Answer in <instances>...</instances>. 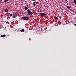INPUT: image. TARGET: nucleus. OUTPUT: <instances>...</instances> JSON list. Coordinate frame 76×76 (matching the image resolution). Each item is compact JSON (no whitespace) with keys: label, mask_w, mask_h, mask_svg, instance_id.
<instances>
[{"label":"nucleus","mask_w":76,"mask_h":76,"mask_svg":"<svg viewBox=\"0 0 76 76\" xmlns=\"http://www.w3.org/2000/svg\"><path fill=\"white\" fill-rule=\"evenodd\" d=\"M41 11H42V10H39V12H41Z\"/></svg>","instance_id":"obj_16"},{"label":"nucleus","mask_w":76,"mask_h":76,"mask_svg":"<svg viewBox=\"0 0 76 76\" xmlns=\"http://www.w3.org/2000/svg\"><path fill=\"white\" fill-rule=\"evenodd\" d=\"M27 12H28V14H27V15L28 16H30V13H31V10H27Z\"/></svg>","instance_id":"obj_3"},{"label":"nucleus","mask_w":76,"mask_h":76,"mask_svg":"<svg viewBox=\"0 0 76 76\" xmlns=\"http://www.w3.org/2000/svg\"><path fill=\"white\" fill-rule=\"evenodd\" d=\"M5 12H8V10H7V9H5Z\"/></svg>","instance_id":"obj_9"},{"label":"nucleus","mask_w":76,"mask_h":76,"mask_svg":"<svg viewBox=\"0 0 76 76\" xmlns=\"http://www.w3.org/2000/svg\"><path fill=\"white\" fill-rule=\"evenodd\" d=\"M6 37V35L5 34L2 35L1 36V37H2V38H3L4 37Z\"/></svg>","instance_id":"obj_4"},{"label":"nucleus","mask_w":76,"mask_h":76,"mask_svg":"<svg viewBox=\"0 0 76 76\" xmlns=\"http://www.w3.org/2000/svg\"><path fill=\"white\" fill-rule=\"evenodd\" d=\"M32 1H35V0H32Z\"/></svg>","instance_id":"obj_21"},{"label":"nucleus","mask_w":76,"mask_h":76,"mask_svg":"<svg viewBox=\"0 0 76 76\" xmlns=\"http://www.w3.org/2000/svg\"><path fill=\"white\" fill-rule=\"evenodd\" d=\"M53 18L54 19H56V20L58 19V18L57 17L54 16L53 17Z\"/></svg>","instance_id":"obj_7"},{"label":"nucleus","mask_w":76,"mask_h":76,"mask_svg":"<svg viewBox=\"0 0 76 76\" xmlns=\"http://www.w3.org/2000/svg\"><path fill=\"white\" fill-rule=\"evenodd\" d=\"M48 7V6H45V7Z\"/></svg>","instance_id":"obj_17"},{"label":"nucleus","mask_w":76,"mask_h":76,"mask_svg":"<svg viewBox=\"0 0 76 76\" xmlns=\"http://www.w3.org/2000/svg\"><path fill=\"white\" fill-rule=\"evenodd\" d=\"M74 3H75V4H76V1L75 0V1H74Z\"/></svg>","instance_id":"obj_13"},{"label":"nucleus","mask_w":76,"mask_h":76,"mask_svg":"<svg viewBox=\"0 0 76 76\" xmlns=\"http://www.w3.org/2000/svg\"><path fill=\"white\" fill-rule=\"evenodd\" d=\"M17 14L16 13H15L14 14L13 18H15V17L17 16Z\"/></svg>","instance_id":"obj_5"},{"label":"nucleus","mask_w":76,"mask_h":76,"mask_svg":"<svg viewBox=\"0 0 76 76\" xmlns=\"http://www.w3.org/2000/svg\"><path fill=\"white\" fill-rule=\"evenodd\" d=\"M42 29H42V28H41V30H42Z\"/></svg>","instance_id":"obj_20"},{"label":"nucleus","mask_w":76,"mask_h":76,"mask_svg":"<svg viewBox=\"0 0 76 76\" xmlns=\"http://www.w3.org/2000/svg\"><path fill=\"white\" fill-rule=\"evenodd\" d=\"M60 21H58V23H60Z\"/></svg>","instance_id":"obj_18"},{"label":"nucleus","mask_w":76,"mask_h":76,"mask_svg":"<svg viewBox=\"0 0 76 76\" xmlns=\"http://www.w3.org/2000/svg\"><path fill=\"white\" fill-rule=\"evenodd\" d=\"M22 18L24 20H27L29 19V18L27 17H23Z\"/></svg>","instance_id":"obj_1"},{"label":"nucleus","mask_w":76,"mask_h":76,"mask_svg":"<svg viewBox=\"0 0 76 76\" xmlns=\"http://www.w3.org/2000/svg\"><path fill=\"white\" fill-rule=\"evenodd\" d=\"M9 1V0H4V2H7V1Z\"/></svg>","instance_id":"obj_12"},{"label":"nucleus","mask_w":76,"mask_h":76,"mask_svg":"<svg viewBox=\"0 0 76 76\" xmlns=\"http://www.w3.org/2000/svg\"><path fill=\"white\" fill-rule=\"evenodd\" d=\"M39 15L40 16H45L47 15V14H45L44 13H39Z\"/></svg>","instance_id":"obj_2"},{"label":"nucleus","mask_w":76,"mask_h":76,"mask_svg":"<svg viewBox=\"0 0 76 76\" xmlns=\"http://www.w3.org/2000/svg\"><path fill=\"white\" fill-rule=\"evenodd\" d=\"M33 5L34 6H36V4H35V2H33Z\"/></svg>","instance_id":"obj_8"},{"label":"nucleus","mask_w":76,"mask_h":76,"mask_svg":"<svg viewBox=\"0 0 76 76\" xmlns=\"http://www.w3.org/2000/svg\"><path fill=\"white\" fill-rule=\"evenodd\" d=\"M30 15H33V12H30Z\"/></svg>","instance_id":"obj_14"},{"label":"nucleus","mask_w":76,"mask_h":76,"mask_svg":"<svg viewBox=\"0 0 76 76\" xmlns=\"http://www.w3.org/2000/svg\"><path fill=\"white\" fill-rule=\"evenodd\" d=\"M12 16V14H10V16Z\"/></svg>","instance_id":"obj_15"},{"label":"nucleus","mask_w":76,"mask_h":76,"mask_svg":"<svg viewBox=\"0 0 76 76\" xmlns=\"http://www.w3.org/2000/svg\"><path fill=\"white\" fill-rule=\"evenodd\" d=\"M72 11H73H73L72 10Z\"/></svg>","instance_id":"obj_24"},{"label":"nucleus","mask_w":76,"mask_h":76,"mask_svg":"<svg viewBox=\"0 0 76 76\" xmlns=\"http://www.w3.org/2000/svg\"><path fill=\"white\" fill-rule=\"evenodd\" d=\"M20 32H25V30H24V29H23L22 30H20Z\"/></svg>","instance_id":"obj_6"},{"label":"nucleus","mask_w":76,"mask_h":76,"mask_svg":"<svg viewBox=\"0 0 76 76\" xmlns=\"http://www.w3.org/2000/svg\"><path fill=\"white\" fill-rule=\"evenodd\" d=\"M74 25H75V26H76V24H74Z\"/></svg>","instance_id":"obj_19"},{"label":"nucleus","mask_w":76,"mask_h":76,"mask_svg":"<svg viewBox=\"0 0 76 76\" xmlns=\"http://www.w3.org/2000/svg\"><path fill=\"white\" fill-rule=\"evenodd\" d=\"M75 1H76V0H74V1H75Z\"/></svg>","instance_id":"obj_22"},{"label":"nucleus","mask_w":76,"mask_h":76,"mask_svg":"<svg viewBox=\"0 0 76 76\" xmlns=\"http://www.w3.org/2000/svg\"><path fill=\"white\" fill-rule=\"evenodd\" d=\"M28 7H25V10H28Z\"/></svg>","instance_id":"obj_11"},{"label":"nucleus","mask_w":76,"mask_h":76,"mask_svg":"<svg viewBox=\"0 0 76 76\" xmlns=\"http://www.w3.org/2000/svg\"><path fill=\"white\" fill-rule=\"evenodd\" d=\"M66 7H67V8L68 9H70V7H69V6H66Z\"/></svg>","instance_id":"obj_10"},{"label":"nucleus","mask_w":76,"mask_h":76,"mask_svg":"<svg viewBox=\"0 0 76 76\" xmlns=\"http://www.w3.org/2000/svg\"><path fill=\"white\" fill-rule=\"evenodd\" d=\"M67 0H65V1H67Z\"/></svg>","instance_id":"obj_23"}]
</instances>
